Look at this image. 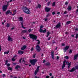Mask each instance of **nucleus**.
I'll list each match as a JSON object with an SVG mask.
<instances>
[{
    "instance_id": "45",
    "label": "nucleus",
    "mask_w": 78,
    "mask_h": 78,
    "mask_svg": "<svg viewBox=\"0 0 78 78\" xmlns=\"http://www.w3.org/2000/svg\"><path fill=\"white\" fill-rule=\"evenodd\" d=\"M72 50H70V51H69V53H70V54H71V53H72Z\"/></svg>"
},
{
    "instance_id": "38",
    "label": "nucleus",
    "mask_w": 78,
    "mask_h": 78,
    "mask_svg": "<svg viewBox=\"0 0 78 78\" xmlns=\"http://www.w3.org/2000/svg\"><path fill=\"white\" fill-rule=\"evenodd\" d=\"M22 58H21L20 59L19 61V63H21L22 62Z\"/></svg>"
},
{
    "instance_id": "8",
    "label": "nucleus",
    "mask_w": 78,
    "mask_h": 78,
    "mask_svg": "<svg viewBox=\"0 0 78 78\" xmlns=\"http://www.w3.org/2000/svg\"><path fill=\"white\" fill-rule=\"evenodd\" d=\"M61 23H59L57 25H56L55 27V28H59V27H61Z\"/></svg>"
},
{
    "instance_id": "20",
    "label": "nucleus",
    "mask_w": 78,
    "mask_h": 78,
    "mask_svg": "<svg viewBox=\"0 0 78 78\" xmlns=\"http://www.w3.org/2000/svg\"><path fill=\"white\" fill-rule=\"evenodd\" d=\"M10 12H11V10H8L5 12L6 15H8L9 14V13H10Z\"/></svg>"
},
{
    "instance_id": "9",
    "label": "nucleus",
    "mask_w": 78,
    "mask_h": 78,
    "mask_svg": "<svg viewBox=\"0 0 78 78\" xmlns=\"http://www.w3.org/2000/svg\"><path fill=\"white\" fill-rule=\"evenodd\" d=\"M66 61L65 60L63 63V65L62 66V69H64V68L66 66Z\"/></svg>"
},
{
    "instance_id": "15",
    "label": "nucleus",
    "mask_w": 78,
    "mask_h": 78,
    "mask_svg": "<svg viewBox=\"0 0 78 78\" xmlns=\"http://www.w3.org/2000/svg\"><path fill=\"white\" fill-rule=\"evenodd\" d=\"M75 70H76V69L74 68H73L71 70H69V72H74Z\"/></svg>"
},
{
    "instance_id": "36",
    "label": "nucleus",
    "mask_w": 78,
    "mask_h": 78,
    "mask_svg": "<svg viewBox=\"0 0 78 78\" xmlns=\"http://www.w3.org/2000/svg\"><path fill=\"white\" fill-rule=\"evenodd\" d=\"M16 12H17V11H16V10H15L13 11V13L16 14Z\"/></svg>"
},
{
    "instance_id": "5",
    "label": "nucleus",
    "mask_w": 78,
    "mask_h": 78,
    "mask_svg": "<svg viewBox=\"0 0 78 78\" xmlns=\"http://www.w3.org/2000/svg\"><path fill=\"white\" fill-rule=\"evenodd\" d=\"M35 49L36 51L38 52H39V51H41V49L40 47V46H39V45H37L36 46Z\"/></svg>"
},
{
    "instance_id": "30",
    "label": "nucleus",
    "mask_w": 78,
    "mask_h": 78,
    "mask_svg": "<svg viewBox=\"0 0 78 78\" xmlns=\"http://www.w3.org/2000/svg\"><path fill=\"white\" fill-rule=\"evenodd\" d=\"M8 70H12V68L11 67H9L8 68Z\"/></svg>"
},
{
    "instance_id": "39",
    "label": "nucleus",
    "mask_w": 78,
    "mask_h": 78,
    "mask_svg": "<svg viewBox=\"0 0 78 78\" xmlns=\"http://www.w3.org/2000/svg\"><path fill=\"white\" fill-rule=\"evenodd\" d=\"M6 66H7V67H9V66H11V64H10L8 63L6 65Z\"/></svg>"
},
{
    "instance_id": "59",
    "label": "nucleus",
    "mask_w": 78,
    "mask_h": 78,
    "mask_svg": "<svg viewBox=\"0 0 78 78\" xmlns=\"http://www.w3.org/2000/svg\"><path fill=\"white\" fill-rule=\"evenodd\" d=\"M45 60H44L43 61V63H45Z\"/></svg>"
},
{
    "instance_id": "46",
    "label": "nucleus",
    "mask_w": 78,
    "mask_h": 78,
    "mask_svg": "<svg viewBox=\"0 0 78 78\" xmlns=\"http://www.w3.org/2000/svg\"><path fill=\"white\" fill-rule=\"evenodd\" d=\"M22 63H23V62H24V63L26 62H25V60L23 59L22 61Z\"/></svg>"
},
{
    "instance_id": "3",
    "label": "nucleus",
    "mask_w": 78,
    "mask_h": 78,
    "mask_svg": "<svg viewBox=\"0 0 78 78\" xmlns=\"http://www.w3.org/2000/svg\"><path fill=\"white\" fill-rule=\"evenodd\" d=\"M29 37L31 39H34L35 40H36V39H37V36L33 34H30Z\"/></svg>"
},
{
    "instance_id": "37",
    "label": "nucleus",
    "mask_w": 78,
    "mask_h": 78,
    "mask_svg": "<svg viewBox=\"0 0 78 78\" xmlns=\"http://www.w3.org/2000/svg\"><path fill=\"white\" fill-rule=\"evenodd\" d=\"M78 34H76V37L75 38L76 39H78Z\"/></svg>"
},
{
    "instance_id": "26",
    "label": "nucleus",
    "mask_w": 78,
    "mask_h": 78,
    "mask_svg": "<svg viewBox=\"0 0 78 78\" xmlns=\"http://www.w3.org/2000/svg\"><path fill=\"white\" fill-rule=\"evenodd\" d=\"M9 53V51H5L4 52V54L6 55V54H8Z\"/></svg>"
},
{
    "instance_id": "27",
    "label": "nucleus",
    "mask_w": 78,
    "mask_h": 78,
    "mask_svg": "<svg viewBox=\"0 0 78 78\" xmlns=\"http://www.w3.org/2000/svg\"><path fill=\"white\" fill-rule=\"evenodd\" d=\"M55 5H56V3L55 2H53L52 4V6H55Z\"/></svg>"
},
{
    "instance_id": "24",
    "label": "nucleus",
    "mask_w": 78,
    "mask_h": 78,
    "mask_svg": "<svg viewBox=\"0 0 78 78\" xmlns=\"http://www.w3.org/2000/svg\"><path fill=\"white\" fill-rule=\"evenodd\" d=\"M21 25H22V28H24V29H25V28H25V27H23V22H21Z\"/></svg>"
},
{
    "instance_id": "42",
    "label": "nucleus",
    "mask_w": 78,
    "mask_h": 78,
    "mask_svg": "<svg viewBox=\"0 0 78 78\" xmlns=\"http://www.w3.org/2000/svg\"><path fill=\"white\" fill-rule=\"evenodd\" d=\"M8 60H6L5 61V65H6L7 64H8Z\"/></svg>"
},
{
    "instance_id": "54",
    "label": "nucleus",
    "mask_w": 78,
    "mask_h": 78,
    "mask_svg": "<svg viewBox=\"0 0 78 78\" xmlns=\"http://www.w3.org/2000/svg\"><path fill=\"white\" fill-rule=\"evenodd\" d=\"M66 64L67 65H68L69 64V62H66Z\"/></svg>"
},
{
    "instance_id": "56",
    "label": "nucleus",
    "mask_w": 78,
    "mask_h": 78,
    "mask_svg": "<svg viewBox=\"0 0 78 78\" xmlns=\"http://www.w3.org/2000/svg\"><path fill=\"white\" fill-rule=\"evenodd\" d=\"M46 78H50V76H48L46 77Z\"/></svg>"
},
{
    "instance_id": "21",
    "label": "nucleus",
    "mask_w": 78,
    "mask_h": 78,
    "mask_svg": "<svg viewBox=\"0 0 78 78\" xmlns=\"http://www.w3.org/2000/svg\"><path fill=\"white\" fill-rule=\"evenodd\" d=\"M41 8V5L39 4H38L37 7H36V9H37V8Z\"/></svg>"
},
{
    "instance_id": "43",
    "label": "nucleus",
    "mask_w": 78,
    "mask_h": 78,
    "mask_svg": "<svg viewBox=\"0 0 78 78\" xmlns=\"http://www.w3.org/2000/svg\"><path fill=\"white\" fill-rule=\"evenodd\" d=\"M32 31V30H31V29H29L28 30V31L29 33H30V32H31Z\"/></svg>"
},
{
    "instance_id": "6",
    "label": "nucleus",
    "mask_w": 78,
    "mask_h": 78,
    "mask_svg": "<svg viewBox=\"0 0 78 78\" xmlns=\"http://www.w3.org/2000/svg\"><path fill=\"white\" fill-rule=\"evenodd\" d=\"M7 8L8 7H7L5 5H3L2 7V10L4 12H5L6 11Z\"/></svg>"
},
{
    "instance_id": "31",
    "label": "nucleus",
    "mask_w": 78,
    "mask_h": 78,
    "mask_svg": "<svg viewBox=\"0 0 78 78\" xmlns=\"http://www.w3.org/2000/svg\"><path fill=\"white\" fill-rule=\"evenodd\" d=\"M19 19L20 20V21H22L23 20V17H20L19 18Z\"/></svg>"
},
{
    "instance_id": "32",
    "label": "nucleus",
    "mask_w": 78,
    "mask_h": 78,
    "mask_svg": "<svg viewBox=\"0 0 78 78\" xmlns=\"http://www.w3.org/2000/svg\"><path fill=\"white\" fill-rule=\"evenodd\" d=\"M71 23V21H69L66 22V24H70Z\"/></svg>"
},
{
    "instance_id": "18",
    "label": "nucleus",
    "mask_w": 78,
    "mask_h": 78,
    "mask_svg": "<svg viewBox=\"0 0 78 78\" xmlns=\"http://www.w3.org/2000/svg\"><path fill=\"white\" fill-rule=\"evenodd\" d=\"M18 68H20V66L17 65L15 67V69H16V70H19V69H18Z\"/></svg>"
},
{
    "instance_id": "10",
    "label": "nucleus",
    "mask_w": 78,
    "mask_h": 78,
    "mask_svg": "<svg viewBox=\"0 0 78 78\" xmlns=\"http://www.w3.org/2000/svg\"><path fill=\"white\" fill-rule=\"evenodd\" d=\"M69 48V46H66L64 49V53H66L67 50H68Z\"/></svg>"
},
{
    "instance_id": "34",
    "label": "nucleus",
    "mask_w": 78,
    "mask_h": 78,
    "mask_svg": "<svg viewBox=\"0 0 78 78\" xmlns=\"http://www.w3.org/2000/svg\"><path fill=\"white\" fill-rule=\"evenodd\" d=\"M39 71H37V70H36L35 71V72H34V74L35 75H36L37 74V73Z\"/></svg>"
},
{
    "instance_id": "35",
    "label": "nucleus",
    "mask_w": 78,
    "mask_h": 78,
    "mask_svg": "<svg viewBox=\"0 0 78 78\" xmlns=\"http://www.w3.org/2000/svg\"><path fill=\"white\" fill-rule=\"evenodd\" d=\"M50 16V13H48L46 16V18H47V17H49Z\"/></svg>"
},
{
    "instance_id": "52",
    "label": "nucleus",
    "mask_w": 78,
    "mask_h": 78,
    "mask_svg": "<svg viewBox=\"0 0 78 78\" xmlns=\"http://www.w3.org/2000/svg\"><path fill=\"white\" fill-rule=\"evenodd\" d=\"M55 12H53L52 13V15H55Z\"/></svg>"
},
{
    "instance_id": "29",
    "label": "nucleus",
    "mask_w": 78,
    "mask_h": 78,
    "mask_svg": "<svg viewBox=\"0 0 78 78\" xmlns=\"http://www.w3.org/2000/svg\"><path fill=\"white\" fill-rule=\"evenodd\" d=\"M68 65V69H70V65H71V62H70Z\"/></svg>"
},
{
    "instance_id": "62",
    "label": "nucleus",
    "mask_w": 78,
    "mask_h": 78,
    "mask_svg": "<svg viewBox=\"0 0 78 78\" xmlns=\"http://www.w3.org/2000/svg\"><path fill=\"white\" fill-rule=\"evenodd\" d=\"M62 46H65V44L63 43L62 44Z\"/></svg>"
},
{
    "instance_id": "17",
    "label": "nucleus",
    "mask_w": 78,
    "mask_h": 78,
    "mask_svg": "<svg viewBox=\"0 0 78 78\" xmlns=\"http://www.w3.org/2000/svg\"><path fill=\"white\" fill-rule=\"evenodd\" d=\"M27 48V46L26 45H24L21 48L22 50H24L25 48Z\"/></svg>"
},
{
    "instance_id": "33",
    "label": "nucleus",
    "mask_w": 78,
    "mask_h": 78,
    "mask_svg": "<svg viewBox=\"0 0 78 78\" xmlns=\"http://www.w3.org/2000/svg\"><path fill=\"white\" fill-rule=\"evenodd\" d=\"M40 67L39 66H37L36 70H37V71H39Z\"/></svg>"
},
{
    "instance_id": "28",
    "label": "nucleus",
    "mask_w": 78,
    "mask_h": 78,
    "mask_svg": "<svg viewBox=\"0 0 78 78\" xmlns=\"http://www.w3.org/2000/svg\"><path fill=\"white\" fill-rule=\"evenodd\" d=\"M71 9H72V7L70 6H68V11H71Z\"/></svg>"
},
{
    "instance_id": "60",
    "label": "nucleus",
    "mask_w": 78,
    "mask_h": 78,
    "mask_svg": "<svg viewBox=\"0 0 78 78\" xmlns=\"http://www.w3.org/2000/svg\"><path fill=\"white\" fill-rule=\"evenodd\" d=\"M12 12H11V11H10V13H9V15H12Z\"/></svg>"
},
{
    "instance_id": "63",
    "label": "nucleus",
    "mask_w": 78,
    "mask_h": 78,
    "mask_svg": "<svg viewBox=\"0 0 78 78\" xmlns=\"http://www.w3.org/2000/svg\"><path fill=\"white\" fill-rule=\"evenodd\" d=\"M9 4H7V5H5V6H7V7H8V6H9Z\"/></svg>"
},
{
    "instance_id": "25",
    "label": "nucleus",
    "mask_w": 78,
    "mask_h": 78,
    "mask_svg": "<svg viewBox=\"0 0 78 78\" xmlns=\"http://www.w3.org/2000/svg\"><path fill=\"white\" fill-rule=\"evenodd\" d=\"M5 26L7 28H9V27H10V25H9V24L7 23V25H5Z\"/></svg>"
},
{
    "instance_id": "22",
    "label": "nucleus",
    "mask_w": 78,
    "mask_h": 78,
    "mask_svg": "<svg viewBox=\"0 0 78 78\" xmlns=\"http://www.w3.org/2000/svg\"><path fill=\"white\" fill-rule=\"evenodd\" d=\"M36 41H38V42L37 44V45H39V44H40V43H41V41H39V40H36Z\"/></svg>"
},
{
    "instance_id": "49",
    "label": "nucleus",
    "mask_w": 78,
    "mask_h": 78,
    "mask_svg": "<svg viewBox=\"0 0 78 78\" xmlns=\"http://www.w3.org/2000/svg\"><path fill=\"white\" fill-rule=\"evenodd\" d=\"M34 50V48H31V51H33Z\"/></svg>"
},
{
    "instance_id": "44",
    "label": "nucleus",
    "mask_w": 78,
    "mask_h": 78,
    "mask_svg": "<svg viewBox=\"0 0 78 78\" xmlns=\"http://www.w3.org/2000/svg\"><path fill=\"white\" fill-rule=\"evenodd\" d=\"M75 69H78V66H75Z\"/></svg>"
},
{
    "instance_id": "11",
    "label": "nucleus",
    "mask_w": 78,
    "mask_h": 78,
    "mask_svg": "<svg viewBox=\"0 0 78 78\" xmlns=\"http://www.w3.org/2000/svg\"><path fill=\"white\" fill-rule=\"evenodd\" d=\"M8 41H10V42H12L13 41V40L12 37H11V36H9L8 37Z\"/></svg>"
},
{
    "instance_id": "23",
    "label": "nucleus",
    "mask_w": 78,
    "mask_h": 78,
    "mask_svg": "<svg viewBox=\"0 0 78 78\" xmlns=\"http://www.w3.org/2000/svg\"><path fill=\"white\" fill-rule=\"evenodd\" d=\"M45 66H50V63L49 62H48L47 63L45 64Z\"/></svg>"
},
{
    "instance_id": "41",
    "label": "nucleus",
    "mask_w": 78,
    "mask_h": 78,
    "mask_svg": "<svg viewBox=\"0 0 78 78\" xmlns=\"http://www.w3.org/2000/svg\"><path fill=\"white\" fill-rule=\"evenodd\" d=\"M51 3V2H48L47 4L48 6H49Z\"/></svg>"
},
{
    "instance_id": "61",
    "label": "nucleus",
    "mask_w": 78,
    "mask_h": 78,
    "mask_svg": "<svg viewBox=\"0 0 78 78\" xmlns=\"http://www.w3.org/2000/svg\"><path fill=\"white\" fill-rule=\"evenodd\" d=\"M50 76H52V73H50L49 74Z\"/></svg>"
},
{
    "instance_id": "40",
    "label": "nucleus",
    "mask_w": 78,
    "mask_h": 78,
    "mask_svg": "<svg viewBox=\"0 0 78 78\" xmlns=\"http://www.w3.org/2000/svg\"><path fill=\"white\" fill-rule=\"evenodd\" d=\"M64 58H66V59H69V56H66L64 57Z\"/></svg>"
},
{
    "instance_id": "55",
    "label": "nucleus",
    "mask_w": 78,
    "mask_h": 78,
    "mask_svg": "<svg viewBox=\"0 0 78 78\" xmlns=\"http://www.w3.org/2000/svg\"><path fill=\"white\" fill-rule=\"evenodd\" d=\"M43 28V26L42 25L40 27V29H41V28Z\"/></svg>"
},
{
    "instance_id": "2",
    "label": "nucleus",
    "mask_w": 78,
    "mask_h": 78,
    "mask_svg": "<svg viewBox=\"0 0 78 78\" xmlns=\"http://www.w3.org/2000/svg\"><path fill=\"white\" fill-rule=\"evenodd\" d=\"M23 11L25 13L27 14H31V12L30 9L27 7H23Z\"/></svg>"
},
{
    "instance_id": "51",
    "label": "nucleus",
    "mask_w": 78,
    "mask_h": 78,
    "mask_svg": "<svg viewBox=\"0 0 78 78\" xmlns=\"http://www.w3.org/2000/svg\"><path fill=\"white\" fill-rule=\"evenodd\" d=\"M15 28V27H13L12 28H11V30H14V29Z\"/></svg>"
},
{
    "instance_id": "57",
    "label": "nucleus",
    "mask_w": 78,
    "mask_h": 78,
    "mask_svg": "<svg viewBox=\"0 0 78 78\" xmlns=\"http://www.w3.org/2000/svg\"><path fill=\"white\" fill-rule=\"evenodd\" d=\"M16 56H17V55H15L13 57V58H14H14H16Z\"/></svg>"
},
{
    "instance_id": "1",
    "label": "nucleus",
    "mask_w": 78,
    "mask_h": 78,
    "mask_svg": "<svg viewBox=\"0 0 78 78\" xmlns=\"http://www.w3.org/2000/svg\"><path fill=\"white\" fill-rule=\"evenodd\" d=\"M23 11L25 13L27 14H31V12L30 9L27 7H23Z\"/></svg>"
},
{
    "instance_id": "48",
    "label": "nucleus",
    "mask_w": 78,
    "mask_h": 78,
    "mask_svg": "<svg viewBox=\"0 0 78 78\" xmlns=\"http://www.w3.org/2000/svg\"><path fill=\"white\" fill-rule=\"evenodd\" d=\"M5 76H6V75L5 74H3L2 77H5Z\"/></svg>"
},
{
    "instance_id": "7",
    "label": "nucleus",
    "mask_w": 78,
    "mask_h": 78,
    "mask_svg": "<svg viewBox=\"0 0 78 78\" xmlns=\"http://www.w3.org/2000/svg\"><path fill=\"white\" fill-rule=\"evenodd\" d=\"M40 33H45L47 32V29L43 30L42 29H40L39 30Z\"/></svg>"
},
{
    "instance_id": "12",
    "label": "nucleus",
    "mask_w": 78,
    "mask_h": 78,
    "mask_svg": "<svg viewBox=\"0 0 78 78\" xmlns=\"http://www.w3.org/2000/svg\"><path fill=\"white\" fill-rule=\"evenodd\" d=\"M18 53L19 55H22L23 54L24 52L23 51L19 50L18 51Z\"/></svg>"
},
{
    "instance_id": "4",
    "label": "nucleus",
    "mask_w": 78,
    "mask_h": 78,
    "mask_svg": "<svg viewBox=\"0 0 78 78\" xmlns=\"http://www.w3.org/2000/svg\"><path fill=\"white\" fill-rule=\"evenodd\" d=\"M37 62V60L36 59H34L32 60H30V62L32 65H35L36 62Z\"/></svg>"
},
{
    "instance_id": "47",
    "label": "nucleus",
    "mask_w": 78,
    "mask_h": 78,
    "mask_svg": "<svg viewBox=\"0 0 78 78\" xmlns=\"http://www.w3.org/2000/svg\"><path fill=\"white\" fill-rule=\"evenodd\" d=\"M12 61H16V59L12 58Z\"/></svg>"
},
{
    "instance_id": "19",
    "label": "nucleus",
    "mask_w": 78,
    "mask_h": 78,
    "mask_svg": "<svg viewBox=\"0 0 78 78\" xmlns=\"http://www.w3.org/2000/svg\"><path fill=\"white\" fill-rule=\"evenodd\" d=\"M27 32H28V30H23L22 31V33H27Z\"/></svg>"
},
{
    "instance_id": "16",
    "label": "nucleus",
    "mask_w": 78,
    "mask_h": 78,
    "mask_svg": "<svg viewBox=\"0 0 78 78\" xmlns=\"http://www.w3.org/2000/svg\"><path fill=\"white\" fill-rule=\"evenodd\" d=\"M54 52L52 51L51 52V55L52 56V58L53 59H54Z\"/></svg>"
},
{
    "instance_id": "53",
    "label": "nucleus",
    "mask_w": 78,
    "mask_h": 78,
    "mask_svg": "<svg viewBox=\"0 0 78 78\" xmlns=\"http://www.w3.org/2000/svg\"><path fill=\"white\" fill-rule=\"evenodd\" d=\"M65 5H68V2H65Z\"/></svg>"
},
{
    "instance_id": "58",
    "label": "nucleus",
    "mask_w": 78,
    "mask_h": 78,
    "mask_svg": "<svg viewBox=\"0 0 78 78\" xmlns=\"http://www.w3.org/2000/svg\"><path fill=\"white\" fill-rule=\"evenodd\" d=\"M50 39H51V37H49L48 39V41H50Z\"/></svg>"
},
{
    "instance_id": "14",
    "label": "nucleus",
    "mask_w": 78,
    "mask_h": 78,
    "mask_svg": "<svg viewBox=\"0 0 78 78\" xmlns=\"http://www.w3.org/2000/svg\"><path fill=\"white\" fill-rule=\"evenodd\" d=\"M78 57V54H77L74 55V60H75V59H76Z\"/></svg>"
},
{
    "instance_id": "64",
    "label": "nucleus",
    "mask_w": 78,
    "mask_h": 78,
    "mask_svg": "<svg viewBox=\"0 0 78 78\" xmlns=\"http://www.w3.org/2000/svg\"><path fill=\"white\" fill-rule=\"evenodd\" d=\"M78 9L76 10V13H78Z\"/></svg>"
},
{
    "instance_id": "50",
    "label": "nucleus",
    "mask_w": 78,
    "mask_h": 78,
    "mask_svg": "<svg viewBox=\"0 0 78 78\" xmlns=\"http://www.w3.org/2000/svg\"><path fill=\"white\" fill-rule=\"evenodd\" d=\"M50 34H51V33H50L49 32H48L47 33V35H49Z\"/></svg>"
},
{
    "instance_id": "13",
    "label": "nucleus",
    "mask_w": 78,
    "mask_h": 78,
    "mask_svg": "<svg viewBox=\"0 0 78 78\" xmlns=\"http://www.w3.org/2000/svg\"><path fill=\"white\" fill-rule=\"evenodd\" d=\"M51 9V8H48V7H46L45 8V11H46V12H49V11H50Z\"/></svg>"
}]
</instances>
